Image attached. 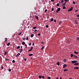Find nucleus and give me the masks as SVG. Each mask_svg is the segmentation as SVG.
I'll list each match as a JSON object with an SVG mask.
<instances>
[{
  "instance_id": "f257e3e1",
  "label": "nucleus",
  "mask_w": 79,
  "mask_h": 79,
  "mask_svg": "<svg viewBox=\"0 0 79 79\" xmlns=\"http://www.w3.org/2000/svg\"><path fill=\"white\" fill-rule=\"evenodd\" d=\"M77 63V60H72V64H74V63Z\"/></svg>"
},
{
  "instance_id": "f03ea898",
  "label": "nucleus",
  "mask_w": 79,
  "mask_h": 79,
  "mask_svg": "<svg viewBox=\"0 0 79 79\" xmlns=\"http://www.w3.org/2000/svg\"><path fill=\"white\" fill-rule=\"evenodd\" d=\"M61 10V8H58L57 10H56V13H58L59 11H60Z\"/></svg>"
},
{
  "instance_id": "7ed1b4c3",
  "label": "nucleus",
  "mask_w": 79,
  "mask_h": 79,
  "mask_svg": "<svg viewBox=\"0 0 79 79\" xmlns=\"http://www.w3.org/2000/svg\"><path fill=\"white\" fill-rule=\"evenodd\" d=\"M73 7H72L71 8L69 9L68 10V11H71L73 10Z\"/></svg>"
},
{
  "instance_id": "20e7f679",
  "label": "nucleus",
  "mask_w": 79,
  "mask_h": 79,
  "mask_svg": "<svg viewBox=\"0 0 79 79\" xmlns=\"http://www.w3.org/2000/svg\"><path fill=\"white\" fill-rule=\"evenodd\" d=\"M67 66L66 64H64L63 66V68H65L66 67H67Z\"/></svg>"
},
{
  "instance_id": "39448f33",
  "label": "nucleus",
  "mask_w": 79,
  "mask_h": 79,
  "mask_svg": "<svg viewBox=\"0 0 79 79\" xmlns=\"http://www.w3.org/2000/svg\"><path fill=\"white\" fill-rule=\"evenodd\" d=\"M32 48H33V47H31V48L28 51V52H31V51L32 50Z\"/></svg>"
},
{
  "instance_id": "423d86ee",
  "label": "nucleus",
  "mask_w": 79,
  "mask_h": 79,
  "mask_svg": "<svg viewBox=\"0 0 79 79\" xmlns=\"http://www.w3.org/2000/svg\"><path fill=\"white\" fill-rule=\"evenodd\" d=\"M21 55L20 53H18V54L16 55V57H18L19 55Z\"/></svg>"
},
{
  "instance_id": "0eeeda50",
  "label": "nucleus",
  "mask_w": 79,
  "mask_h": 79,
  "mask_svg": "<svg viewBox=\"0 0 79 79\" xmlns=\"http://www.w3.org/2000/svg\"><path fill=\"white\" fill-rule=\"evenodd\" d=\"M74 58H77H77H78V57H77V56H76V55H74Z\"/></svg>"
},
{
  "instance_id": "6e6552de",
  "label": "nucleus",
  "mask_w": 79,
  "mask_h": 79,
  "mask_svg": "<svg viewBox=\"0 0 79 79\" xmlns=\"http://www.w3.org/2000/svg\"><path fill=\"white\" fill-rule=\"evenodd\" d=\"M35 17L36 18V19H37V20H39V19H38V16L37 15H35Z\"/></svg>"
},
{
  "instance_id": "1a4fd4ad",
  "label": "nucleus",
  "mask_w": 79,
  "mask_h": 79,
  "mask_svg": "<svg viewBox=\"0 0 79 79\" xmlns=\"http://www.w3.org/2000/svg\"><path fill=\"white\" fill-rule=\"evenodd\" d=\"M74 65H75V66H76V65H79V63H75L74 64Z\"/></svg>"
},
{
  "instance_id": "9d476101",
  "label": "nucleus",
  "mask_w": 79,
  "mask_h": 79,
  "mask_svg": "<svg viewBox=\"0 0 79 79\" xmlns=\"http://www.w3.org/2000/svg\"><path fill=\"white\" fill-rule=\"evenodd\" d=\"M79 69V67H75L74 68V69Z\"/></svg>"
},
{
  "instance_id": "9b49d317",
  "label": "nucleus",
  "mask_w": 79,
  "mask_h": 79,
  "mask_svg": "<svg viewBox=\"0 0 79 79\" xmlns=\"http://www.w3.org/2000/svg\"><path fill=\"white\" fill-rule=\"evenodd\" d=\"M70 56H71V58H72V57H73V56H74V55H73V53H72V54H71Z\"/></svg>"
},
{
  "instance_id": "f8f14e48",
  "label": "nucleus",
  "mask_w": 79,
  "mask_h": 79,
  "mask_svg": "<svg viewBox=\"0 0 79 79\" xmlns=\"http://www.w3.org/2000/svg\"><path fill=\"white\" fill-rule=\"evenodd\" d=\"M53 21V18H52L51 19V20H50V21L51 22H52V21Z\"/></svg>"
},
{
  "instance_id": "ddd939ff",
  "label": "nucleus",
  "mask_w": 79,
  "mask_h": 79,
  "mask_svg": "<svg viewBox=\"0 0 79 79\" xmlns=\"http://www.w3.org/2000/svg\"><path fill=\"white\" fill-rule=\"evenodd\" d=\"M66 5V4L65 3H64L62 5V6H65Z\"/></svg>"
},
{
  "instance_id": "4468645a",
  "label": "nucleus",
  "mask_w": 79,
  "mask_h": 79,
  "mask_svg": "<svg viewBox=\"0 0 79 79\" xmlns=\"http://www.w3.org/2000/svg\"><path fill=\"white\" fill-rule=\"evenodd\" d=\"M75 23L76 24H78V22H77V21H75Z\"/></svg>"
},
{
  "instance_id": "2eb2a0df",
  "label": "nucleus",
  "mask_w": 79,
  "mask_h": 79,
  "mask_svg": "<svg viewBox=\"0 0 79 79\" xmlns=\"http://www.w3.org/2000/svg\"><path fill=\"white\" fill-rule=\"evenodd\" d=\"M31 37H34V34H32L31 35Z\"/></svg>"
},
{
  "instance_id": "dca6fc26",
  "label": "nucleus",
  "mask_w": 79,
  "mask_h": 79,
  "mask_svg": "<svg viewBox=\"0 0 79 79\" xmlns=\"http://www.w3.org/2000/svg\"><path fill=\"white\" fill-rule=\"evenodd\" d=\"M74 53H75V54H78V52L75 51L74 52Z\"/></svg>"
},
{
  "instance_id": "f3484780",
  "label": "nucleus",
  "mask_w": 79,
  "mask_h": 79,
  "mask_svg": "<svg viewBox=\"0 0 79 79\" xmlns=\"http://www.w3.org/2000/svg\"><path fill=\"white\" fill-rule=\"evenodd\" d=\"M22 52H23V48H21L20 49V52L21 53Z\"/></svg>"
},
{
  "instance_id": "a211bd4d",
  "label": "nucleus",
  "mask_w": 79,
  "mask_h": 79,
  "mask_svg": "<svg viewBox=\"0 0 79 79\" xmlns=\"http://www.w3.org/2000/svg\"><path fill=\"white\" fill-rule=\"evenodd\" d=\"M56 64H57V65H58V66H59L60 65V63H59V62H57L56 63Z\"/></svg>"
},
{
  "instance_id": "6ab92c4d",
  "label": "nucleus",
  "mask_w": 79,
  "mask_h": 79,
  "mask_svg": "<svg viewBox=\"0 0 79 79\" xmlns=\"http://www.w3.org/2000/svg\"><path fill=\"white\" fill-rule=\"evenodd\" d=\"M5 40L6 41H7L8 40V39L7 38H5Z\"/></svg>"
},
{
  "instance_id": "aec40b11",
  "label": "nucleus",
  "mask_w": 79,
  "mask_h": 79,
  "mask_svg": "<svg viewBox=\"0 0 79 79\" xmlns=\"http://www.w3.org/2000/svg\"><path fill=\"white\" fill-rule=\"evenodd\" d=\"M39 78H40V79H41V78H42V76L39 75Z\"/></svg>"
},
{
  "instance_id": "412c9836",
  "label": "nucleus",
  "mask_w": 79,
  "mask_h": 79,
  "mask_svg": "<svg viewBox=\"0 0 79 79\" xmlns=\"http://www.w3.org/2000/svg\"><path fill=\"white\" fill-rule=\"evenodd\" d=\"M32 55H33V54H29V56H32Z\"/></svg>"
},
{
  "instance_id": "4be33fe9",
  "label": "nucleus",
  "mask_w": 79,
  "mask_h": 79,
  "mask_svg": "<svg viewBox=\"0 0 79 79\" xmlns=\"http://www.w3.org/2000/svg\"><path fill=\"white\" fill-rule=\"evenodd\" d=\"M63 2H64V1L63 0H61V3H62V4H63Z\"/></svg>"
},
{
  "instance_id": "5701e85b",
  "label": "nucleus",
  "mask_w": 79,
  "mask_h": 79,
  "mask_svg": "<svg viewBox=\"0 0 79 79\" xmlns=\"http://www.w3.org/2000/svg\"><path fill=\"white\" fill-rule=\"evenodd\" d=\"M44 48V46H43L42 47V48H41V50H42Z\"/></svg>"
},
{
  "instance_id": "b1692460",
  "label": "nucleus",
  "mask_w": 79,
  "mask_h": 79,
  "mask_svg": "<svg viewBox=\"0 0 79 79\" xmlns=\"http://www.w3.org/2000/svg\"><path fill=\"white\" fill-rule=\"evenodd\" d=\"M6 53H7V52H4V55H6Z\"/></svg>"
},
{
  "instance_id": "393cba45",
  "label": "nucleus",
  "mask_w": 79,
  "mask_h": 79,
  "mask_svg": "<svg viewBox=\"0 0 79 79\" xmlns=\"http://www.w3.org/2000/svg\"><path fill=\"white\" fill-rule=\"evenodd\" d=\"M48 11V10H47V9H45V13H47Z\"/></svg>"
},
{
  "instance_id": "a878e982",
  "label": "nucleus",
  "mask_w": 79,
  "mask_h": 79,
  "mask_svg": "<svg viewBox=\"0 0 79 79\" xmlns=\"http://www.w3.org/2000/svg\"><path fill=\"white\" fill-rule=\"evenodd\" d=\"M20 48V46H18L17 48V49H18Z\"/></svg>"
},
{
  "instance_id": "bb28decb",
  "label": "nucleus",
  "mask_w": 79,
  "mask_h": 79,
  "mask_svg": "<svg viewBox=\"0 0 79 79\" xmlns=\"http://www.w3.org/2000/svg\"><path fill=\"white\" fill-rule=\"evenodd\" d=\"M64 72H65V71H68V69H65L64 70Z\"/></svg>"
},
{
  "instance_id": "cd10ccee",
  "label": "nucleus",
  "mask_w": 79,
  "mask_h": 79,
  "mask_svg": "<svg viewBox=\"0 0 79 79\" xmlns=\"http://www.w3.org/2000/svg\"><path fill=\"white\" fill-rule=\"evenodd\" d=\"M10 45V43H8L7 44V46H9V45Z\"/></svg>"
},
{
  "instance_id": "c85d7f7f",
  "label": "nucleus",
  "mask_w": 79,
  "mask_h": 79,
  "mask_svg": "<svg viewBox=\"0 0 79 79\" xmlns=\"http://www.w3.org/2000/svg\"><path fill=\"white\" fill-rule=\"evenodd\" d=\"M56 6H60V4H59V3H57L56 4Z\"/></svg>"
},
{
  "instance_id": "c756f323",
  "label": "nucleus",
  "mask_w": 79,
  "mask_h": 79,
  "mask_svg": "<svg viewBox=\"0 0 79 79\" xmlns=\"http://www.w3.org/2000/svg\"><path fill=\"white\" fill-rule=\"evenodd\" d=\"M9 71L11 72V69H9Z\"/></svg>"
},
{
  "instance_id": "7c9ffc66",
  "label": "nucleus",
  "mask_w": 79,
  "mask_h": 79,
  "mask_svg": "<svg viewBox=\"0 0 79 79\" xmlns=\"http://www.w3.org/2000/svg\"><path fill=\"white\" fill-rule=\"evenodd\" d=\"M63 9H66V7L65 6H64L63 7Z\"/></svg>"
},
{
  "instance_id": "2f4dec72",
  "label": "nucleus",
  "mask_w": 79,
  "mask_h": 79,
  "mask_svg": "<svg viewBox=\"0 0 79 79\" xmlns=\"http://www.w3.org/2000/svg\"><path fill=\"white\" fill-rule=\"evenodd\" d=\"M73 3L74 5H75V4H76V3L74 2V1H73Z\"/></svg>"
},
{
  "instance_id": "473e14b6",
  "label": "nucleus",
  "mask_w": 79,
  "mask_h": 79,
  "mask_svg": "<svg viewBox=\"0 0 79 79\" xmlns=\"http://www.w3.org/2000/svg\"><path fill=\"white\" fill-rule=\"evenodd\" d=\"M22 44L23 45H24L25 44V42H22Z\"/></svg>"
},
{
  "instance_id": "72a5a7b5",
  "label": "nucleus",
  "mask_w": 79,
  "mask_h": 79,
  "mask_svg": "<svg viewBox=\"0 0 79 79\" xmlns=\"http://www.w3.org/2000/svg\"><path fill=\"white\" fill-rule=\"evenodd\" d=\"M77 40H79V37H77Z\"/></svg>"
},
{
  "instance_id": "f704fd0d",
  "label": "nucleus",
  "mask_w": 79,
  "mask_h": 79,
  "mask_svg": "<svg viewBox=\"0 0 79 79\" xmlns=\"http://www.w3.org/2000/svg\"><path fill=\"white\" fill-rule=\"evenodd\" d=\"M46 28H48V25H47L46 26Z\"/></svg>"
},
{
  "instance_id": "c9c22d12",
  "label": "nucleus",
  "mask_w": 79,
  "mask_h": 79,
  "mask_svg": "<svg viewBox=\"0 0 79 79\" xmlns=\"http://www.w3.org/2000/svg\"><path fill=\"white\" fill-rule=\"evenodd\" d=\"M36 28V27H33V29H35Z\"/></svg>"
},
{
  "instance_id": "e433bc0d",
  "label": "nucleus",
  "mask_w": 79,
  "mask_h": 79,
  "mask_svg": "<svg viewBox=\"0 0 79 79\" xmlns=\"http://www.w3.org/2000/svg\"><path fill=\"white\" fill-rule=\"evenodd\" d=\"M64 1H65V2H68L69 1V0H64Z\"/></svg>"
},
{
  "instance_id": "4c0bfd02",
  "label": "nucleus",
  "mask_w": 79,
  "mask_h": 79,
  "mask_svg": "<svg viewBox=\"0 0 79 79\" xmlns=\"http://www.w3.org/2000/svg\"><path fill=\"white\" fill-rule=\"evenodd\" d=\"M23 40H25V38H23Z\"/></svg>"
},
{
  "instance_id": "58836bf2",
  "label": "nucleus",
  "mask_w": 79,
  "mask_h": 79,
  "mask_svg": "<svg viewBox=\"0 0 79 79\" xmlns=\"http://www.w3.org/2000/svg\"><path fill=\"white\" fill-rule=\"evenodd\" d=\"M38 36H40V33H39L38 34Z\"/></svg>"
},
{
  "instance_id": "ea45409f",
  "label": "nucleus",
  "mask_w": 79,
  "mask_h": 79,
  "mask_svg": "<svg viewBox=\"0 0 79 79\" xmlns=\"http://www.w3.org/2000/svg\"><path fill=\"white\" fill-rule=\"evenodd\" d=\"M12 63H15V60H13V61H12Z\"/></svg>"
},
{
  "instance_id": "a19ab883",
  "label": "nucleus",
  "mask_w": 79,
  "mask_h": 79,
  "mask_svg": "<svg viewBox=\"0 0 79 79\" xmlns=\"http://www.w3.org/2000/svg\"><path fill=\"white\" fill-rule=\"evenodd\" d=\"M22 33L21 32L20 33H19V35H21V34Z\"/></svg>"
},
{
  "instance_id": "79ce46f5",
  "label": "nucleus",
  "mask_w": 79,
  "mask_h": 79,
  "mask_svg": "<svg viewBox=\"0 0 79 79\" xmlns=\"http://www.w3.org/2000/svg\"><path fill=\"white\" fill-rule=\"evenodd\" d=\"M50 78H51L50 77H48V79H50Z\"/></svg>"
},
{
  "instance_id": "37998d69",
  "label": "nucleus",
  "mask_w": 79,
  "mask_h": 79,
  "mask_svg": "<svg viewBox=\"0 0 79 79\" xmlns=\"http://www.w3.org/2000/svg\"><path fill=\"white\" fill-rule=\"evenodd\" d=\"M45 78V77L44 76H43L42 77V78H43V79H44V78Z\"/></svg>"
},
{
  "instance_id": "c03bdc74",
  "label": "nucleus",
  "mask_w": 79,
  "mask_h": 79,
  "mask_svg": "<svg viewBox=\"0 0 79 79\" xmlns=\"http://www.w3.org/2000/svg\"><path fill=\"white\" fill-rule=\"evenodd\" d=\"M37 30L35 29L34 31V32H37Z\"/></svg>"
},
{
  "instance_id": "a18cd8bd",
  "label": "nucleus",
  "mask_w": 79,
  "mask_h": 79,
  "mask_svg": "<svg viewBox=\"0 0 79 79\" xmlns=\"http://www.w3.org/2000/svg\"><path fill=\"white\" fill-rule=\"evenodd\" d=\"M64 62H65V61H66V59H64Z\"/></svg>"
},
{
  "instance_id": "49530a36",
  "label": "nucleus",
  "mask_w": 79,
  "mask_h": 79,
  "mask_svg": "<svg viewBox=\"0 0 79 79\" xmlns=\"http://www.w3.org/2000/svg\"><path fill=\"white\" fill-rule=\"evenodd\" d=\"M52 11H54V8H52Z\"/></svg>"
},
{
  "instance_id": "de8ad7c7",
  "label": "nucleus",
  "mask_w": 79,
  "mask_h": 79,
  "mask_svg": "<svg viewBox=\"0 0 79 79\" xmlns=\"http://www.w3.org/2000/svg\"><path fill=\"white\" fill-rule=\"evenodd\" d=\"M29 46H31V43H29Z\"/></svg>"
},
{
  "instance_id": "09e8293b",
  "label": "nucleus",
  "mask_w": 79,
  "mask_h": 79,
  "mask_svg": "<svg viewBox=\"0 0 79 79\" xmlns=\"http://www.w3.org/2000/svg\"><path fill=\"white\" fill-rule=\"evenodd\" d=\"M28 39H29V38H28V37H27V38H26V40H28Z\"/></svg>"
},
{
  "instance_id": "8fccbe9b",
  "label": "nucleus",
  "mask_w": 79,
  "mask_h": 79,
  "mask_svg": "<svg viewBox=\"0 0 79 79\" xmlns=\"http://www.w3.org/2000/svg\"><path fill=\"white\" fill-rule=\"evenodd\" d=\"M25 46L26 48H27V44H25Z\"/></svg>"
},
{
  "instance_id": "3c124183",
  "label": "nucleus",
  "mask_w": 79,
  "mask_h": 79,
  "mask_svg": "<svg viewBox=\"0 0 79 79\" xmlns=\"http://www.w3.org/2000/svg\"><path fill=\"white\" fill-rule=\"evenodd\" d=\"M24 60L25 61H26L27 59H26L24 58Z\"/></svg>"
},
{
  "instance_id": "603ef678",
  "label": "nucleus",
  "mask_w": 79,
  "mask_h": 79,
  "mask_svg": "<svg viewBox=\"0 0 79 79\" xmlns=\"http://www.w3.org/2000/svg\"><path fill=\"white\" fill-rule=\"evenodd\" d=\"M34 42H34L32 44L33 46H34Z\"/></svg>"
},
{
  "instance_id": "864d4df0",
  "label": "nucleus",
  "mask_w": 79,
  "mask_h": 79,
  "mask_svg": "<svg viewBox=\"0 0 79 79\" xmlns=\"http://www.w3.org/2000/svg\"><path fill=\"white\" fill-rule=\"evenodd\" d=\"M77 11H79V10H76L75 11V13H76V12H77Z\"/></svg>"
},
{
  "instance_id": "5fc2aeb1",
  "label": "nucleus",
  "mask_w": 79,
  "mask_h": 79,
  "mask_svg": "<svg viewBox=\"0 0 79 79\" xmlns=\"http://www.w3.org/2000/svg\"><path fill=\"white\" fill-rule=\"evenodd\" d=\"M1 69H3V67H1Z\"/></svg>"
},
{
  "instance_id": "6e6d98bb",
  "label": "nucleus",
  "mask_w": 79,
  "mask_h": 79,
  "mask_svg": "<svg viewBox=\"0 0 79 79\" xmlns=\"http://www.w3.org/2000/svg\"><path fill=\"white\" fill-rule=\"evenodd\" d=\"M77 17H79V15H77Z\"/></svg>"
},
{
  "instance_id": "4d7b16f0",
  "label": "nucleus",
  "mask_w": 79,
  "mask_h": 79,
  "mask_svg": "<svg viewBox=\"0 0 79 79\" xmlns=\"http://www.w3.org/2000/svg\"><path fill=\"white\" fill-rule=\"evenodd\" d=\"M54 22H55V23H56V20H54Z\"/></svg>"
},
{
  "instance_id": "13d9d810",
  "label": "nucleus",
  "mask_w": 79,
  "mask_h": 79,
  "mask_svg": "<svg viewBox=\"0 0 79 79\" xmlns=\"http://www.w3.org/2000/svg\"><path fill=\"white\" fill-rule=\"evenodd\" d=\"M54 0H51V2H54Z\"/></svg>"
},
{
  "instance_id": "bf43d9fd",
  "label": "nucleus",
  "mask_w": 79,
  "mask_h": 79,
  "mask_svg": "<svg viewBox=\"0 0 79 79\" xmlns=\"http://www.w3.org/2000/svg\"><path fill=\"white\" fill-rule=\"evenodd\" d=\"M6 61H7V60H9V59H6Z\"/></svg>"
},
{
  "instance_id": "052dcab7",
  "label": "nucleus",
  "mask_w": 79,
  "mask_h": 79,
  "mask_svg": "<svg viewBox=\"0 0 79 79\" xmlns=\"http://www.w3.org/2000/svg\"><path fill=\"white\" fill-rule=\"evenodd\" d=\"M56 79H58V77H57Z\"/></svg>"
},
{
  "instance_id": "680f3d73",
  "label": "nucleus",
  "mask_w": 79,
  "mask_h": 79,
  "mask_svg": "<svg viewBox=\"0 0 79 79\" xmlns=\"http://www.w3.org/2000/svg\"><path fill=\"white\" fill-rule=\"evenodd\" d=\"M41 44H44V42H41Z\"/></svg>"
},
{
  "instance_id": "e2e57ef3",
  "label": "nucleus",
  "mask_w": 79,
  "mask_h": 79,
  "mask_svg": "<svg viewBox=\"0 0 79 79\" xmlns=\"http://www.w3.org/2000/svg\"><path fill=\"white\" fill-rule=\"evenodd\" d=\"M60 79H62V78H61V77H60Z\"/></svg>"
},
{
  "instance_id": "0e129e2a",
  "label": "nucleus",
  "mask_w": 79,
  "mask_h": 79,
  "mask_svg": "<svg viewBox=\"0 0 79 79\" xmlns=\"http://www.w3.org/2000/svg\"><path fill=\"white\" fill-rule=\"evenodd\" d=\"M59 24H61V22L59 23Z\"/></svg>"
},
{
  "instance_id": "69168bd1",
  "label": "nucleus",
  "mask_w": 79,
  "mask_h": 79,
  "mask_svg": "<svg viewBox=\"0 0 79 79\" xmlns=\"http://www.w3.org/2000/svg\"><path fill=\"white\" fill-rule=\"evenodd\" d=\"M21 48H23V46H21Z\"/></svg>"
},
{
  "instance_id": "338daca9",
  "label": "nucleus",
  "mask_w": 79,
  "mask_h": 79,
  "mask_svg": "<svg viewBox=\"0 0 79 79\" xmlns=\"http://www.w3.org/2000/svg\"><path fill=\"white\" fill-rule=\"evenodd\" d=\"M31 59H32V57H31Z\"/></svg>"
},
{
  "instance_id": "774afa93",
  "label": "nucleus",
  "mask_w": 79,
  "mask_h": 79,
  "mask_svg": "<svg viewBox=\"0 0 79 79\" xmlns=\"http://www.w3.org/2000/svg\"><path fill=\"white\" fill-rule=\"evenodd\" d=\"M66 3V2H65V3Z\"/></svg>"
}]
</instances>
